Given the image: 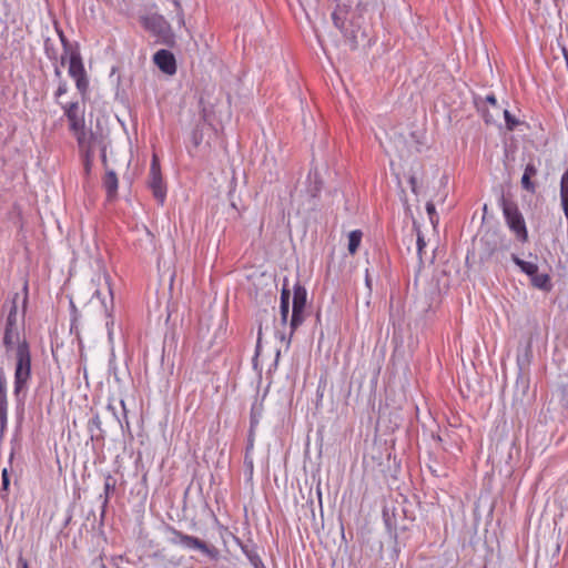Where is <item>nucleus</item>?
Returning a JSON list of instances; mask_svg holds the SVG:
<instances>
[{
	"mask_svg": "<svg viewBox=\"0 0 568 568\" xmlns=\"http://www.w3.org/2000/svg\"><path fill=\"white\" fill-rule=\"evenodd\" d=\"M68 91V85L65 82H61L57 89L55 97L59 98L62 94H65Z\"/></svg>",
	"mask_w": 568,
	"mask_h": 568,
	"instance_id": "393cba45",
	"label": "nucleus"
},
{
	"mask_svg": "<svg viewBox=\"0 0 568 568\" xmlns=\"http://www.w3.org/2000/svg\"><path fill=\"white\" fill-rule=\"evenodd\" d=\"M23 568H29L28 562L23 561Z\"/></svg>",
	"mask_w": 568,
	"mask_h": 568,
	"instance_id": "e433bc0d",
	"label": "nucleus"
},
{
	"mask_svg": "<svg viewBox=\"0 0 568 568\" xmlns=\"http://www.w3.org/2000/svg\"><path fill=\"white\" fill-rule=\"evenodd\" d=\"M103 186L109 200H112L118 192L119 180L113 171H108L103 178Z\"/></svg>",
	"mask_w": 568,
	"mask_h": 568,
	"instance_id": "f8f14e48",
	"label": "nucleus"
},
{
	"mask_svg": "<svg viewBox=\"0 0 568 568\" xmlns=\"http://www.w3.org/2000/svg\"><path fill=\"white\" fill-rule=\"evenodd\" d=\"M365 284H366L368 294H371V292H372V278H371V276H369L367 271H366V275H365Z\"/></svg>",
	"mask_w": 568,
	"mask_h": 568,
	"instance_id": "c756f323",
	"label": "nucleus"
},
{
	"mask_svg": "<svg viewBox=\"0 0 568 568\" xmlns=\"http://www.w3.org/2000/svg\"><path fill=\"white\" fill-rule=\"evenodd\" d=\"M16 358L14 395L18 397L21 392L27 389L31 377V354L27 342L23 341L18 345Z\"/></svg>",
	"mask_w": 568,
	"mask_h": 568,
	"instance_id": "7ed1b4c3",
	"label": "nucleus"
},
{
	"mask_svg": "<svg viewBox=\"0 0 568 568\" xmlns=\"http://www.w3.org/2000/svg\"><path fill=\"white\" fill-rule=\"evenodd\" d=\"M341 16H342V10L335 11V12L333 13V19H334L335 24H336L338 28L344 29V23H339V21H341Z\"/></svg>",
	"mask_w": 568,
	"mask_h": 568,
	"instance_id": "a878e982",
	"label": "nucleus"
},
{
	"mask_svg": "<svg viewBox=\"0 0 568 568\" xmlns=\"http://www.w3.org/2000/svg\"><path fill=\"white\" fill-rule=\"evenodd\" d=\"M503 213L508 227L515 234L516 239L521 243H526L528 241V231L518 206L513 202L504 201Z\"/></svg>",
	"mask_w": 568,
	"mask_h": 568,
	"instance_id": "423d86ee",
	"label": "nucleus"
},
{
	"mask_svg": "<svg viewBox=\"0 0 568 568\" xmlns=\"http://www.w3.org/2000/svg\"><path fill=\"white\" fill-rule=\"evenodd\" d=\"M149 175L150 187L153 191V195L162 202L165 197V186L163 184L160 161L156 154L152 156Z\"/></svg>",
	"mask_w": 568,
	"mask_h": 568,
	"instance_id": "1a4fd4ad",
	"label": "nucleus"
},
{
	"mask_svg": "<svg viewBox=\"0 0 568 568\" xmlns=\"http://www.w3.org/2000/svg\"><path fill=\"white\" fill-rule=\"evenodd\" d=\"M564 396L566 397L567 402H568V385L564 388Z\"/></svg>",
	"mask_w": 568,
	"mask_h": 568,
	"instance_id": "72a5a7b5",
	"label": "nucleus"
},
{
	"mask_svg": "<svg viewBox=\"0 0 568 568\" xmlns=\"http://www.w3.org/2000/svg\"><path fill=\"white\" fill-rule=\"evenodd\" d=\"M85 169H87V171H89V170H90L89 159H87Z\"/></svg>",
	"mask_w": 568,
	"mask_h": 568,
	"instance_id": "c9c22d12",
	"label": "nucleus"
},
{
	"mask_svg": "<svg viewBox=\"0 0 568 568\" xmlns=\"http://www.w3.org/2000/svg\"><path fill=\"white\" fill-rule=\"evenodd\" d=\"M483 116L486 123H495L499 119V116H497V112L491 108L484 109Z\"/></svg>",
	"mask_w": 568,
	"mask_h": 568,
	"instance_id": "aec40b11",
	"label": "nucleus"
},
{
	"mask_svg": "<svg viewBox=\"0 0 568 568\" xmlns=\"http://www.w3.org/2000/svg\"><path fill=\"white\" fill-rule=\"evenodd\" d=\"M290 290L286 288V287H283L282 292H281V303H290Z\"/></svg>",
	"mask_w": 568,
	"mask_h": 568,
	"instance_id": "bb28decb",
	"label": "nucleus"
},
{
	"mask_svg": "<svg viewBox=\"0 0 568 568\" xmlns=\"http://www.w3.org/2000/svg\"><path fill=\"white\" fill-rule=\"evenodd\" d=\"M514 263L529 277H532L538 272V265L532 262H527L519 258L517 255H513Z\"/></svg>",
	"mask_w": 568,
	"mask_h": 568,
	"instance_id": "4468645a",
	"label": "nucleus"
},
{
	"mask_svg": "<svg viewBox=\"0 0 568 568\" xmlns=\"http://www.w3.org/2000/svg\"><path fill=\"white\" fill-rule=\"evenodd\" d=\"M568 199V170L562 174L560 181V200Z\"/></svg>",
	"mask_w": 568,
	"mask_h": 568,
	"instance_id": "6ab92c4d",
	"label": "nucleus"
},
{
	"mask_svg": "<svg viewBox=\"0 0 568 568\" xmlns=\"http://www.w3.org/2000/svg\"><path fill=\"white\" fill-rule=\"evenodd\" d=\"M60 41L63 47L61 63L64 64L68 62V73L74 80L75 87L82 98H85L89 89V80L82 62L79 45H73L69 41V38H60Z\"/></svg>",
	"mask_w": 568,
	"mask_h": 568,
	"instance_id": "f257e3e1",
	"label": "nucleus"
},
{
	"mask_svg": "<svg viewBox=\"0 0 568 568\" xmlns=\"http://www.w3.org/2000/svg\"><path fill=\"white\" fill-rule=\"evenodd\" d=\"M18 300L19 294L16 293L8 305V313L6 316V325H4V335H3V344L7 349L12 348L14 345H19L20 334H19V313H18Z\"/></svg>",
	"mask_w": 568,
	"mask_h": 568,
	"instance_id": "39448f33",
	"label": "nucleus"
},
{
	"mask_svg": "<svg viewBox=\"0 0 568 568\" xmlns=\"http://www.w3.org/2000/svg\"><path fill=\"white\" fill-rule=\"evenodd\" d=\"M114 489H115V479L111 475H108L105 477V481H104L105 500L109 499V496L114 491Z\"/></svg>",
	"mask_w": 568,
	"mask_h": 568,
	"instance_id": "a211bd4d",
	"label": "nucleus"
},
{
	"mask_svg": "<svg viewBox=\"0 0 568 568\" xmlns=\"http://www.w3.org/2000/svg\"><path fill=\"white\" fill-rule=\"evenodd\" d=\"M361 235H362V234H361V232H359V231H357V237H356V241H357V245L359 244V241H361Z\"/></svg>",
	"mask_w": 568,
	"mask_h": 568,
	"instance_id": "f704fd0d",
	"label": "nucleus"
},
{
	"mask_svg": "<svg viewBox=\"0 0 568 568\" xmlns=\"http://www.w3.org/2000/svg\"><path fill=\"white\" fill-rule=\"evenodd\" d=\"M63 109L69 122L70 131L75 136L79 148L85 151L87 158H89L93 135L85 129L83 111H80L78 102L69 103L64 105Z\"/></svg>",
	"mask_w": 568,
	"mask_h": 568,
	"instance_id": "f03ea898",
	"label": "nucleus"
},
{
	"mask_svg": "<svg viewBox=\"0 0 568 568\" xmlns=\"http://www.w3.org/2000/svg\"><path fill=\"white\" fill-rule=\"evenodd\" d=\"M8 409L7 399V378L3 371L0 368V410Z\"/></svg>",
	"mask_w": 568,
	"mask_h": 568,
	"instance_id": "dca6fc26",
	"label": "nucleus"
},
{
	"mask_svg": "<svg viewBox=\"0 0 568 568\" xmlns=\"http://www.w3.org/2000/svg\"><path fill=\"white\" fill-rule=\"evenodd\" d=\"M500 114L504 115L508 130H514L518 121L510 114L508 110H501Z\"/></svg>",
	"mask_w": 568,
	"mask_h": 568,
	"instance_id": "412c9836",
	"label": "nucleus"
},
{
	"mask_svg": "<svg viewBox=\"0 0 568 568\" xmlns=\"http://www.w3.org/2000/svg\"><path fill=\"white\" fill-rule=\"evenodd\" d=\"M417 245H418V250L420 251V250H422V247L424 246V241H423V239H422V237H418V240H417Z\"/></svg>",
	"mask_w": 568,
	"mask_h": 568,
	"instance_id": "473e14b6",
	"label": "nucleus"
},
{
	"mask_svg": "<svg viewBox=\"0 0 568 568\" xmlns=\"http://www.w3.org/2000/svg\"><path fill=\"white\" fill-rule=\"evenodd\" d=\"M263 403L262 402H255L253 405H252V408H251V426L254 427L258 424L260 422V418L262 417V414H263Z\"/></svg>",
	"mask_w": 568,
	"mask_h": 568,
	"instance_id": "f3484780",
	"label": "nucleus"
},
{
	"mask_svg": "<svg viewBox=\"0 0 568 568\" xmlns=\"http://www.w3.org/2000/svg\"><path fill=\"white\" fill-rule=\"evenodd\" d=\"M170 534L172 535L170 541L173 545H180L184 548L197 550L205 555L211 559H216L219 557V550L216 547L206 544L197 537L186 535L173 527L169 528Z\"/></svg>",
	"mask_w": 568,
	"mask_h": 568,
	"instance_id": "20e7f679",
	"label": "nucleus"
},
{
	"mask_svg": "<svg viewBox=\"0 0 568 568\" xmlns=\"http://www.w3.org/2000/svg\"><path fill=\"white\" fill-rule=\"evenodd\" d=\"M306 298H307L306 288L300 284H296L294 286V294H293V307H292V318H291L292 329H295L304 321V310L306 306Z\"/></svg>",
	"mask_w": 568,
	"mask_h": 568,
	"instance_id": "6e6552de",
	"label": "nucleus"
},
{
	"mask_svg": "<svg viewBox=\"0 0 568 568\" xmlns=\"http://www.w3.org/2000/svg\"><path fill=\"white\" fill-rule=\"evenodd\" d=\"M23 568H29L28 562L23 561Z\"/></svg>",
	"mask_w": 568,
	"mask_h": 568,
	"instance_id": "4c0bfd02",
	"label": "nucleus"
},
{
	"mask_svg": "<svg viewBox=\"0 0 568 568\" xmlns=\"http://www.w3.org/2000/svg\"><path fill=\"white\" fill-rule=\"evenodd\" d=\"M426 210H427V213H428V215H429L430 220H433V215L436 213V212H435V205H434V203L428 202V203L426 204Z\"/></svg>",
	"mask_w": 568,
	"mask_h": 568,
	"instance_id": "c85d7f7f",
	"label": "nucleus"
},
{
	"mask_svg": "<svg viewBox=\"0 0 568 568\" xmlns=\"http://www.w3.org/2000/svg\"><path fill=\"white\" fill-rule=\"evenodd\" d=\"M348 251L351 254L355 253V231L348 233Z\"/></svg>",
	"mask_w": 568,
	"mask_h": 568,
	"instance_id": "5701e85b",
	"label": "nucleus"
},
{
	"mask_svg": "<svg viewBox=\"0 0 568 568\" xmlns=\"http://www.w3.org/2000/svg\"><path fill=\"white\" fill-rule=\"evenodd\" d=\"M537 174V168L532 163H528L525 168L523 178H521V186L528 192L534 193L536 190L535 183L531 182V178Z\"/></svg>",
	"mask_w": 568,
	"mask_h": 568,
	"instance_id": "ddd939ff",
	"label": "nucleus"
},
{
	"mask_svg": "<svg viewBox=\"0 0 568 568\" xmlns=\"http://www.w3.org/2000/svg\"><path fill=\"white\" fill-rule=\"evenodd\" d=\"M485 102L489 105V108L494 109L497 112V116H500L501 109L497 104V99L494 94H489L486 97Z\"/></svg>",
	"mask_w": 568,
	"mask_h": 568,
	"instance_id": "4be33fe9",
	"label": "nucleus"
},
{
	"mask_svg": "<svg viewBox=\"0 0 568 568\" xmlns=\"http://www.w3.org/2000/svg\"><path fill=\"white\" fill-rule=\"evenodd\" d=\"M532 286L544 290V291H550L551 290V281L550 276L546 273L539 274L538 272L536 275L530 277Z\"/></svg>",
	"mask_w": 568,
	"mask_h": 568,
	"instance_id": "2eb2a0df",
	"label": "nucleus"
},
{
	"mask_svg": "<svg viewBox=\"0 0 568 568\" xmlns=\"http://www.w3.org/2000/svg\"><path fill=\"white\" fill-rule=\"evenodd\" d=\"M262 342V327L260 326L258 333H257V343H256V352L258 353Z\"/></svg>",
	"mask_w": 568,
	"mask_h": 568,
	"instance_id": "2f4dec72",
	"label": "nucleus"
},
{
	"mask_svg": "<svg viewBox=\"0 0 568 568\" xmlns=\"http://www.w3.org/2000/svg\"><path fill=\"white\" fill-rule=\"evenodd\" d=\"M8 419V409H4L3 412L0 410V426L3 428L7 424Z\"/></svg>",
	"mask_w": 568,
	"mask_h": 568,
	"instance_id": "cd10ccee",
	"label": "nucleus"
},
{
	"mask_svg": "<svg viewBox=\"0 0 568 568\" xmlns=\"http://www.w3.org/2000/svg\"><path fill=\"white\" fill-rule=\"evenodd\" d=\"M154 64L165 74L173 75L176 73V60L174 54L165 49L156 51L153 55Z\"/></svg>",
	"mask_w": 568,
	"mask_h": 568,
	"instance_id": "9d476101",
	"label": "nucleus"
},
{
	"mask_svg": "<svg viewBox=\"0 0 568 568\" xmlns=\"http://www.w3.org/2000/svg\"><path fill=\"white\" fill-rule=\"evenodd\" d=\"M97 284V288L93 293V297L98 298L105 313H109L113 308V291L111 285V277L108 273H99L93 278Z\"/></svg>",
	"mask_w": 568,
	"mask_h": 568,
	"instance_id": "0eeeda50",
	"label": "nucleus"
},
{
	"mask_svg": "<svg viewBox=\"0 0 568 568\" xmlns=\"http://www.w3.org/2000/svg\"><path fill=\"white\" fill-rule=\"evenodd\" d=\"M2 485H3V488H7L9 485V477H8L7 469H3V471H2Z\"/></svg>",
	"mask_w": 568,
	"mask_h": 568,
	"instance_id": "7c9ffc66",
	"label": "nucleus"
},
{
	"mask_svg": "<svg viewBox=\"0 0 568 568\" xmlns=\"http://www.w3.org/2000/svg\"><path fill=\"white\" fill-rule=\"evenodd\" d=\"M280 308H281L282 320H283V322H286L288 313H290V303H286V302L281 303Z\"/></svg>",
	"mask_w": 568,
	"mask_h": 568,
	"instance_id": "b1692460",
	"label": "nucleus"
},
{
	"mask_svg": "<svg viewBox=\"0 0 568 568\" xmlns=\"http://www.w3.org/2000/svg\"><path fill=\"white\" fill-rule=\"evenodd\" d=\"M146 30L155 33V36H164L165 21L161 16H150L143 19Z\"/></svg>",
	"mask_w": 568,
	"mask_h": 568,
	"instance_id": "9b49d317",
	"label": "nucleus"
}]
</instances>
